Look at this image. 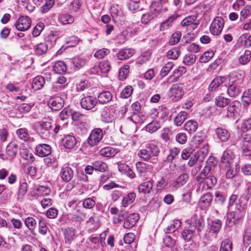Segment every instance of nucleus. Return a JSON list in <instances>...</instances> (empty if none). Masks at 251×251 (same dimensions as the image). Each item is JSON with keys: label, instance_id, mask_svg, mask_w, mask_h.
Instances as JSON below:
<instances>
[{"label": "nucleus", "instance_id": "obj_8", "mask_svg": "<svg viewBox=\"0 0 251 251\" xmlns=\"http://www.w3.org/2000/svg\"><path fill=\"white\" fill-rule=\"evenodd\" d=\"M103 136L101 129L97 128L94 129L91 132L88 139V143L91 146L97 145L102 140Z\"/></svg>", "mask_w": 251, "mask_h": 251}, {"label": "nucleus", "instance_id": "obj_30", "mask_svg": "<svg viewBox=\"0 0 251 251\" xmlns=\"http://www.w3.org/2000/svg\"><path fill=\"white\" fill-rule=\"evenodd\" d=\"M227 116L229 117H233L235 113H237L239 107L240 106L239 101L234 100L227 105Z\"/></svg>", "mask_w": 251, "mask_h": 251}, {"label": "nucleus", "instance_id": "obj_22", "mask_svg": "<svg viewBox=\"0 0 251 251\" xmlns=\"http://www.w3.org/2000/svg\"><path fill=\"white\" fill-rule=\"evenodd\" d=\"M60 175L63 180L68 182L73 177L74 172L70 167L64 166L62 167Z\"/></svg>", "mask_w": 251, "mask_h": 251}, {"label": "nucleus", "instance_id": "obj_55", "mask_svg": "<svg viewBox=\"0 0 251 251\" xmlns=\"http://www.w3.org/2000/svg\"><path fill=\"white\" fill-rule=\"evenodd\" d=\"M130 118L135 124L142 123L145 120V116L142 113L133 112Z\"/></svg>", "mask_w": 251, "mask_h": 251}, {"label": "nucleus", "instance_id": "obj_27", "mask_svg": "<svg viewBox=\"0 0 251 251\" xmlns=\"http://www.w3.org/2000/svg\"><path fill=\"white\" fill-rule=\"evenodd\" d=\"M196 233L193 229L189 226L184 228L183 231L181 233V237L185 240V242L190 241L193 237L196 235Z\"/></svg>", "mask_w": 251, "mask_h": 251}, {"label": "nucleus", "instance_id": "obj_33", "mask_svg": "<svg viewBox=\"0 0 251 251\" xmlns=\"http://www.w3.org/2000/svg\"><path fill=\"white\" fill-rule=\"evenodd\" d=\"M101 117L103 122L107 123H111L114 119V113L108 108H105L101 113Z\"/></svg>", "mask_w": 251, "mask_h": 251}, {"label": "nucleus", "instance_id": "obj_59", "mask_svg": "<svg viewBox=\"0 0 251 251\" xmlns=\"http://www.w3.org/2000/svg\"><path fill=\"white\" fill-rule=\"evenodd\" d=\"M214 55V53L213 51H206L200 57V61L201 63H206L210 61L213 58Z\"/></svg>", "mask_w": 251, "mask_h": 251}, {"label": "nucleus", "instance_id": "obj_28", "mask_svg": "<svg viewBox=\"0 0 251 251\" xmlns=\"http://www.w3.org/2000/svg\"><path fill=\"white\" fill-rule=\"evenodd\" d=\"M86 224L92 229H97L100 226L99 216L94 215L89 218L86 222Z\"/></svg>", "mask_w": 251, "mask_h": 251}, {"label": "nucleus", "instance_id": "obj_2", "mask_svg": "<svg viewBox=\"0 0 251 251\" xmlns=\"http://www.w3.org/2000/svg\"><path fill=\"white\" fill-rule=\"evenodd\" d=\"M216 163L213 157H210L201 170V174L196 177L195 179L199 184H201L205 178L208 176L213 175Z\"/></svg>", "mask_w": 251, "mask_h": 251}, {"label": "nucleus", "instance_id": "obj_4", "mask_svg": "<svg viewBox=\"0 0 251 251\" xmlns=\"http://www.w3.org/2000/svg\"><path fill=\"white\" fill-rule=\"evenodd\" d=\"M249 198L242 196L239 200V203L236 205L235 210L233 213V219L234 220H238L243 218L246 213L247 208V201Z\"/></svg>", "mask_w": 251, "mask_h": 251}, {"label": "nucleus", "instance_id": "obj_37", "mask_svg": "<svg viewBox=\"0 0 251 251\" xmlns=\"http://www.w3.org/2000/svg\"><path fill=\"white\" fill-rule=\"evenodd\" d=\"M118 151L116 149L112 147H105L101 149L100 151V155L106 157H113Z\"/></svg>", "mask_w": 251, "mask_h": 251}, {"label": "nucleus", "instance_id": "obj_49", "mask_svg": "<svg viewBox=\"0 0 251 251\" xmlns=\"http://www.w3.org/2000/svg\"><path fill=\"white\" fill-rule=\"evenodd\" d=\"M187 113L185 111L180 112L174 120L175 124L177 126H180L183 123L187 117Z\"/></svg>", "mask_w": 251, "mask_h": 251}, {"label": "nucleus", "instance_id": "obj_6", "mask_svg": "<svg viewBox=\"0 0 251 251\" xmlns=\"http://www.w3.org/2000/svg\"><path fill=\"white\" fill-rule=\"evenodd\" d=\"M235 158V156L232 151L229 149H226L221 156L220 162L221 167H233Z\"/></svg>", "mask_w": 251, "mask_h": 251}, {"label": "nucleus", "instance_id": "obj_17", "mask_svg": "<svg viewBox=\"0 0 251 251\" xmlns=\"http://www.w3.org/2000/svg\"><path fill=\"white\" fill-rule=\"evenodd\" d=\"M30 26V20L27 16H22L17 21V29L20 31H25Z\"/></svg>", "mask_w": 251, "mask_h": 251}, {"label": "nucleus", "instance_id": "obj_1", "mask_svg": "<svg viewBox=\"0 0 251 251\" xmlns=\"http://www.w3.org/2000/svg\"><path fill=\"white\" fill-rule=\"evenodd\" d=\"M160 152L159 148L153 144H149L138 151L137 153L138 156L142 160L145 161H149L153 164H156L158 162V159L156 157Z\"/></svg>", "mask_w": 251, "mask_h": 251}, {"label": "nucleus", "instance_id": "obj_3", "mask_svg": "<svg viewBox=\"0 0 251 251\" xmlns=\"http://www.w3.org/2000/svg\"><path fill=\"white\" fill-rule=\"evenodd\" d=\"M51 119L50 118H45L40 121L36 126L37 133L44 139L50 136V130L52 127Z\"/></svg>", "mask_w": 251, "mask_h": 251}, {"label": "nucleus", "instance_id": "obj_16", "mask_svg": "<svg viewBox=\"0 0 251 251\" xmlns=\"http://www.w3.org/2000/svg\"><path fill=\"white\" fill-rule=\"evenodd\" d=\"M153 186V180L152 179H147L141 183L138 187L139 193L144 194H149L152 191Z\"/></svg>", "mask_w": 251, "mask_h": 251}, {"label": "nucleus", "instance_id": "obj_12", "mask_svg": "<svg viewBox=\"0 0 251 251\" xmlns=\"http://www.w3.org/2000/svg\"><path fill=\"white\" fill-rule=\"evenodd\" d=\"M111 214L114 215L112 219L114 224H120L124 222L126 218L127 213L122 211H119L117 207H111L110 210Z\"/></svg>", "mask_w": 251, "mask_h": 251}, {"label": "nucleus", "instance_id": "obj_32", "mask_svg": "<svg viewBox=\"0 0 251 251\" xmlns=\"http://www.w3.org/2000/svg\"><path fill=\"white\" fill-rule=\"evenodd\" d=\"M136 198V194L134 192H131L125 196L121 202V206L127 207L131 205Z\"/></svg>", "mask_w": 251, "mask_h": 251}, {"label": "nucleus", "instance_id": "obj_63", "mask_svg": "<svg viewBox=\"0 0 251 251\" xmlns=\"http://www.w3.org/2000/svg\"><path fill=\"white\" fill-rule=\"evenodd\" d=\"M196 61V56L192 54H186L184 58L183 62L187 66H190L193 64Z\"/></svg>", "mask_w": 251, "mask_h": 251}, {"label": "nucleus", "instance_id": "obj_10", "mask_svg": "<svg viewBox=\"0 0 251 251\" xmlns=\"http://www.w3.org/2000/svg\"><path fill=\"white\" fill-rule=\"evenodd\" d=\"M184 93L182 86L177 84H175L170 89L169 96L173 100L177 101L182 98Z\"/></svg>", "mask_w": 251, "mask_h": 251}, {"label": "nucleus", "instance_id": "obj_15", "mask_svg": "<svg viewBox=\"0 0 251 251\" xmlns=\"http://www.w3.org/2000/svg\"><path fill=\"white\" fill-rule=\"evenodd\" d=\"M228 79L229 81H230V79L228 78V77L226 76H217L210 83L209 85V90L210 91H214L220 87L222 84L225 83V86H227L226 84V81Z\"/></svg>", "mask_w": 251, "mask_h": 251}, {"label": "nucleus", "instance_id": "obj_62", "mask_svg": "<svg viewBox=\"0 0 251 251\" xmlns=\"http://www.w3.org/2000/svg\"><path fill=\"white\" fill-rule=\"evenodd\" d=\"M174 66V64L172 62H168L166 63L162 68L160 74L162 76H165L170 72Z\"/></svg>", "mask_w": 251, "mask_h": 251}, {"label": "nucleus", "instance_id": "obj_20", "mask_svg": "<svg viewBox=\"0 0 251 251\" xmlns=\"http://www.w3.org/2000/svg\"><path fill=\"white\" fill-rule=\"evenodd\" d=\"M64 103V100L62 98L56 97L51 99L48 105L52 110L57 111L63 107Z\"/></svg>", "mask_w": 251, "mask_h": 251}, {"label": "nucleus", "instance_id": "obj_26", "mask_svg": "<svg viewBox=\"0 0 251 251\" xmlns=\"http://www.w3.org/2000/svg\"><path fill=\"white\" fill-rule=\"evenodd\" d=\"M251 52L250 50H246L244 52H240L238 57V62L240 65H245L251 60Z\"/></svg>", "mask_w": 251, "mask_h": 251}, {"label": "nucleus", "instance_id": "obj_39", "mask_svg": "<svg viewBox=\"0 0 251 251\" xmlns=\"http://www.w3.org/2000/svg\"><path fill=\"white\" fill-rule=\"evenodd\" d=\"M67 65H68L62 61L56 62L53 66L54 71L59 74L64 73L67 71Z\"/></svg>", "mask_w": 251, "mask_h": 251}, {"label": "nucleus", "instance_id": "obj_34", "mask_svg": "<svg viewBox=\"0 0 251 251\" xmlns=\"http://www.w3.org/2000/svg\"><path fill=\"white\" fill-rule=\"evenodd\" d=\"M63 143L66 148L72 149L76 145V139L73 135H67L63 138Z\"/></svg>", "mask_w": 251, "mask_h": 251}, {"label": "nucleus", "instance_id": "obj_5", "mask_svg": "<svg viewBox=\"0 0 251 251\" xmlns=\"http://www.w3.org/2000/svg\"><path fill=\"white\" fill-rule=\"evenodd\" d=\"M189 226L199 234L204 227V220L200 215L194 214L189 220Z\"/></svg>", "mask_w": 251, "mask_h": 251}, {"label": "nucleus", "instance_id": "obj_51", "mask_svg": "<svg viewBox=\"0 0 251 251\" xmlns=\"http://www.w3.org/2000/svg\"><path fill=\"white\" fill-rule=\"evenodd\" d=\"M160 128V124L158 121H154L148 124L146 126L147 131L152 133Z\"/></svg>", "mask_w": 251, "mask_h": 251}, {"label": "nucleus", "instance_id": "obj_18", "mask_svg": "<svg viewBox=\"0 0 251 251\" xmlns=\"http://www.w3.org/2000/svg\"><path fill=\"white\" fill-rule=\"evenodd\" d=\"M35 151L39 156L45 157L51 153V150L50 145L46 144H39L36 147Z\"/></svg>", "mask_w": 251, "mask_h": 251}, {"label": "nucleus", "instance_id": "obj_54", "mask_svg": "<svg viewBox=\"0 0 251 251\" xmlns=\"http://www.w3.org/2000/svg\"><path fill=\"white\" fill-rule=\"evenodd\" d=\"M181 226V222L179 220H175L173 223L168 226L165 229L166 232L170 233L175 232Z\"/></svg>", "mask_w": 251, "mask_h": 251}, {"label": "nucleus", "instance_id": "obj_53", "mask_svg": "<svg viewBox=\"0 0 251 251\" xmlns=\"http://www.w3.org/2000/svg\"><path fill=\"white\" fill-rule=\"evenodd\" d=\"M20 155L23 159L31 162H33L35 160L33 155L26 149L20 150Z\"/></svg>", "mask_w": 251, "mask_h": 251}, {"label": "nucleus", "instance_id": "obj_31", "mask_svg": "<svg viewBox=\"0 0 251 251\" xmlns=\"http://www.w3.org/2000/svg\"><path fill=\"white\" fill-rule=\"evenodd\" d=\"M45 83L44 77L41 75H38L33 79L32 87L35 90L42 89Z\"/></svg>", "mask_w": 251, "mask_h": 251}, {"label": "nucleus", "instance_id": "obj_29", "mask_svg": "<svg viewBox=\"0 0 251 251\" xmlns=\"http://www.w3.org/2000/svg\"><path fill=\"white\" fill-rule=\"evenodd\" d=\"M86 60L82 58H75L73 60H69L67 64L74 68V70L79 69L80 68L84 66L86 63Z\"/></svg>", "mask_w": 251, "mask_h": 251}, {"label": "nucleus", "instance_id": "obj_58", "mask_svg": "<svg viewBox=\"0 0 251 251\" xmlns=\"http://www.w3.org/2000/svg\"><path fill=\"white\" fill-rule=\"evenodd\" d=\"M176 19V17L174 16H171L168 18L165 22L161 23L160 29L162 31L166 30L172 26V23Z\"/></svg>", "mask_w": 251, "mask_h": 251}, {"label": "nucleus", "instance_id": "obj_43", "mask_svg": "<svg viewBox=\"0 0 251 251\" xmlns=\"http://www.w3.org/2000/svg\"><path fill=\"white\" fill-rule=\"evenodd\" d=\"M48 49V46L46 43H41L34 47L35 53L41 55L46 53Z\"/></svg>", "mask_w": 251, "mask_h": 251}, {"label": "nucleus", "instance_id": "obj_41", "mask_svg": "<svg viewBox=\"0 0 251 251\" xmlns=\"http://www.w3.org/2000/svg\"><path fill=\"white\" fill-rule=\"evenodd\" d=\"M198 127V124L197 122L194 120H189L187 121L184 125V129L189 133L195 132Z\"/></svg>", "mask_w": 251, "mask_h": 251}, {"label": "nucleus", "instance_id": "obj_40", "mask_svg": "<svg viewBox=\"0 0 251 251\" xmlns=\"http://www.w3.org/2000/svg\"><path fill=\"white\" fill-rule=\"evenodd\" d=\"M189 177V175L187 173H183L180 175L176 181L173 183V185L175 187H179L187 182Z\"/></svg>", "mask_w": 251, "mask_h": 251}, {"label": "nucleus", "instance_id": "obj_35", "mask_svg": "<svg viewBox=\"0 0 251 251\" xmlns=\"http://www.w3.org/2000/svg\"><path fill=\"white\" fill-rule=\"evenodd\" d=\"M112 99V95L109 91H103L100 93L98 100L100 103L106 104L110 102Z\"/></svg>", "mask_w": 251, "mask_h": 251}, {"label": "nucleus", "instance_id": "obj_13", "mask_svg": "<svg viewBox=\"0 0 251 251\" xmlns=\"http://www.w3.org/2000/svg\"><path fill=\"white\" fill-rule=\"evenodd\" d=\"M96 99L92 96H86L81 99L80 104L81 107L86 110H89L93 108L96 105Z\"/></svg>", "mask_w": 251, "mask_h": 251}, {"label": "nucleus", "instance_id": "obj_11", "mask_svg": "<svg viewBox=\"0 0 251 251\" xmlns=\"http://www.w3.org/2000/svg\"><path fill=\"white\" fill-rule=\"evenodd\" d=\"M224 26V20L222 18L217 17L214 19L210 26V31L214 35H219Z\"/></svg>", "mask_w": 251, "mask_h": 251}, {"label": "nucleus", "instance_id": "obj_56", "mask_svg": "<svg viewBox=\"0 0 251 251\" xmlns=\"http://www.w3.org/2000/svg\"><path fill=\"white\" fill-rule=\"evenodd\" d=\"M230 102V100L229 99L222 96H218L215 99V103L218 106L220 107H225Z\"/></svg>", "mask_w": 251, "mask_h": 251}, {"label": "nucleus", "instance_id": "obj_36", "mask_svg": "<svg viewBox=\"0 0 251 251\" xmlns=\"http://www.w3.org/2000/svg\"><path fill=\"white\" fill-rule=\"evenodd\" d=\"M232 84H230L228 86L227 94L231 97H235L238 96L241 93L240 87L237 83L234 84V81H231Z\"/></svg>", "mask_w": 251, "mask_h": 251}, {"label": "nucleus", "instance_id": "obj_9", "mask_svg": "<svg viewBox=\"0 0 251 251\" xmlns=\"http://www.w3.org/2000/svg\"><path fill=\"white\" fill-rule=\"evenodd\" d=\"M199 24V22L197 20V17L195 15L187 17L181 23V25L185 26L187 31L190 32L196 29Z\"/></svg>", "mask_w": 251, "mask_h": 251}, {"label": "nucleus", "instance_id": "obj_50", "mask_svg": "<svg viewBox=\"0 0 251 251\" xmlns=\"http://www.w3.org/2000/svg\"><path fill=\"white\" fill-rule=\"evenodd\" d=\"M136 167L137 173L139 176H144L148 169V165L143 162H138L136 164Z\"/></svg>", "mask_w": 251, "mask_h": 251}, {"label": "nucleus", "instance_id": "obj_21", "mask_svg": "<svg viewBox=\"0 0 251 251\" xmlns=\"http://www.w3.org/2000/svg\"><path fill=\"white\" fill-rule=\"evenodd\" d=\"M134 50L131 48H125L121 50L117 54L119 60H125L128 59L135 54Z\"/></svg>", "mask_w": 251, "mask_h": 251}, {"label": "nucleus", "instance_id": "obj_57", "mask_svg": "<svg viewBox=\"0 0 251 251\" xmlns=\"http://www.w3.org/2000/svg\"><path fill=\"white\" fill-rule=\"evenodd\" d=\"M242 101L244 106H248L251 103V89H249L243 93Z\"/></svg>", "mask_w": 251, "mask_h": 251}, {"label": "nucleus", "instance_id": "obj_38", "mask_svg": "<svg viewBox=\"0 0 251 251\" xmlns=\"http://www.w3.org/2000/svg\"><path fill=\"white\" fill-rule=\"evenodd\" d=\"M65 242L70 245L75 236V230L72 228H67L64 231Z\"/></svg>", "mask_w": 251, "mask_h": 251}, {"label": "nucleus", "instance_id": "obj_24", "mask_svg": "<svg viewBox=\"0 0 251 251\" xmlns=\"http://www.w3.org/2000/svg\"><path fill=\"white\" fill-rule=\"evenodd\" d=\"M203 183V189L208 190L212 189L217 183V179L213 175L208 176L205 178Z\"/></svg>", "mask_w": 251, "mask_h": 251}, {"label": "nucleus", "instance_id": "obj_46", "mask_svg": "<svg viewBox=\"0 0 251 251\" xmlns=\"http://www.w3.org/2000/svg\"><path fill=\"white\" fill-rule=\"evenodd\" d=\"M59 21L63 25L71 24L74 23V18L68 14H62L59 17Z\"/></svg>", "mask_w": 251, "mask_h": 251}, {"label": "nucleus", "instance_id": "obj_52", "mask_svg": "<svg viewBox=\"0 0 251 251\" xmlns=\"http://www.w3.org/2000/svg\"><path fill=\"white\" fill-rule=\"evenodd\" d=\"M37 195L38 197H45L49 195L50 193V189L49 187L43 185L39 186L37 189Z\"/></svg>", "mask_w": 251, "mask_h": 251}, {"label": "nucleus", "instance_id": "obj_47", "mask_svg": "<svg viewBox=\"0 0 251 251\" xmlns=\"http://www.w3.org/2000/svg\"><path fill=\"white\" fill-rule=\"evenodd\" d=\"M168 181L163 177L157 180L155 184V191L156 193L161 192L165 189L167 185Z\"/></svg>", "mask_w": 251, "mask_h": 251}, {"label": "nucleus", "instance_id": "obj_7", "mask_svg": "<svg viewBox=\"0 0 251 251\" xmlns=\"http://www.w3.org/2000/svg\"><path fill=\"white\" fill-rule=\"evenodd\" d=\"M242 151L244 155H251V137L245 134L238 140Z\"/></svg>", "mask_w": 251, "mask_h": 251}, {"label": "nucleus", "instance_id": "obj_14", "mask_svg": "<svg viewBox=\"0 0 251 251\" xmlns=\"http://www.w3.org/2000/svg\"><path fill=\"white\" fill-rule=\"evenodd\" d=\"M139 218L138 214L133 213L128 216L126 215V218L123 223V227L125 228L130 229L133 227Z\"/></svg>", "mask_w": 251, "mask_h": 251}, {"label": "nucleus", "instance_id": "obj_23", "mask_svg": "<svg viewBox=\"0 0 251 251\" xmlns=\"http://www.w3.org/2000/svg\"><path fill=\"white\" fill-rule=\"evenodd\" d=\"M215 133L218 138L222 142L227 141L230 136L229 131L223 127L217 128L215 129Z\"/></svg>", "mask_w": 251, "mask_h": 251}, {"label": "nucleus", "instance_id": "obj_45", "mask_svg": "<svg viewBox=\"0 0 251 251\" xmlns=\"http://www.w3.org/2000/svg\"><path fill=\"white\" fill-rule=\"evenodd\" d=\"M222 225V222L219 219H216L212 221L210 229L213 233H218L220 231Z\"/></svg>", "mask_w": 251, "mask_h": 251}, {"label": "nucleus", "instance_id": "obj_61", "mask_svg": "<svg viewBox=\"0 0 251 251\" xmlns=\"http://www.w3.org/2000/svg\"><path fill=\"white\" fill-rule=\"evenodd\" d=\"M232 244L229 239H226L221 243L220 251H232Z\"/></svg>", "mask_w": 251, "mask_h": 251}, {"label": "nucleus", "instance_id": "obj_64", "mask_svg": "<svg viewBox=\"0 0 251 251\" xmlns=\"http://www.w3.org/2000/svg\"><path fill=\"white\" fill-rule=\"evenodd\" d=\"M17 134L19 138L24 141H27L29 138L27 130L25 128H21L17 130Z\"/></svg>", "mask_w": 251, "mask_h": 251}, {"label": "nucleus", "instance_id": "obj_25", "mask_svg": "<svg viewBox=\"0 0 251 251\" xmlns=\"http://www.w3.org/2000/svg\"><path fill=\"white\" fill-rule=\"evenodd\" d=\"M213 196L210 193H206L203 195L200 200V205L203 208L209 207L212 201Z\"/></svg>", "mask_w": 251, "mask_h": 251}, {"label": "nucleus", "instance_id": "obj_42", "mask_svg": "<svg viewBox=\"0 0 251 251\" xmlns=\"http://www.w3.org/2000/svg\"><path fill=\"white\" fill-rule=\"evenodd\" d=\"M185 72V68H184V67H178V68L174 70V75L169 77L168 79V82L169 83L174 82V81H175L176 77H178Z\"/></svg>", "mask_w": 251, "mask_h": 251}, {"label": "nucleus", "instance_id": "obj_44", "mask_svg": "<svg viewBox=\"0 0 251 251\" xmlns=\"http://www.w3.org/2000/svg\"><path fill=\"white\" fill-rule=\"evenodd\" d=\"M92 165H93L95 170L97 171L104 172L108 169V166L106 163L101 161H96L93 162Z\"/></svg>", "mask_w": 251, "mask_h": 251}, {"label": "nucleus", "instance_id": "obj_60", "mask_svg": "<svg viewBox=\"0 0 251 251\" xmlns=\"http://www.w3.org/2000/svg\"><path fill=\"white\" fill-rule=\"evenodd\" d=\"M180 54V50L179 48H175L169 50L167 53V56L171 59H176Z\"/></svg>", "mask_w": 251, "mask_h": 251}, {"label": "nucleus", "instance_id": "obj_19", "mask_svg": "<svg viewBox=\"0 0 251 251\" xmlns=\"http://www.w3.org/2000/svg\"><path fill=\"white\" fill-rule=\"evenodd\" d=\"M110 14L114 22H120L123 15L121 8L118 4H113L111 6Z\"/></svg>", "mask_w": 251, "mask_h": 251}, {"label": "nucleus", "instance_id": "obj_48", "mask_svg": "<svg viewBox=\"0 0 251 251\" xmlns=\"http://www.w3.org/2000/svg\"><path fill=\"white\" fill-rule=\"evenodd\" d=\"M129 68L128 65H125L120 68L118 75L120 80H124L126 78L129 73Z\"/></svg>", "mask_w": 251, "mask_h": 251}]
</instances>
